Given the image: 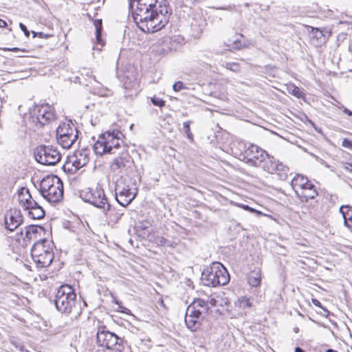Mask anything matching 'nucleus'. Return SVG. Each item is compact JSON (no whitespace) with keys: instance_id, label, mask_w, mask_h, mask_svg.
<instances>
[{"instance_id":"obj_1","label":"nucleus","mask_w":352,"mask_h":352,"mask_svg":"<svg viewBox=\"0 0 352 352\" xmlns=\"http://www.w3.org/2000/svg\"><path fill=\"white\" fill-rule=\"evenodd\" d=\"M158 0H130L132 16L140 30L153 33L162 29L168 21L169 12L165 3Z\"/></svg>"},{"instance_id":"obj_2","label":"nucleus","mask_w":352,"mask_h":352,"mask_svg":"<svg viewBox=\"0 0 352 352\" xmlns=\"http://www.w3.org/2000/svg\"><path fill=\"white\" fill-rule=\"evenodd\" d=\"M119 131H107L100 135L94 143L93 148L97 155L116 154L123 144Z\"/></svg>"},{"instance_id":"obj_3","label":"nucleus","mask_w":352,"mask_h":352,"mask_svg":"<svg viewBox=\"0 0 352 352\" xmlns=\"http://www.w3.org/2000/svg\"><path fill=\"white\" fill-rule=\"evenodd\" d=\"M80 197L84 201L102 209L105 215L111 218V206L108 202V199L100 186L97 185L81 190Z\"/></svg>"},{"instance_id":"obj_4","label":"nucleus","mask_w":352,"mask_h":352,"mask_svg":"<svg viewBox=\"0 0 352 352\" xmlns=\"http://www.w3.org/2000/svg\"><path fill=\"white\" fill-rule=\"evenodd\" d=\"M41 195L50 203H58L63 197V184L56 175L44 177L40 184Z\"/></svg>"},{"instance_id":"obj_5","label":"nucleus","mask_w":352,"mask_h":352,"mask_svg":"<svg viewBox=\"0 0 352 352\" xmlns=\"http://www.w3.org/2000/svg\"><path fill=\"white\" fill-rule=\"evenodd\" d=\"M204 285L217 287L226 285L230 280V275L226 267L219 262H213L206 268L201 274Z\"/></svg>"},{"instance_id":"obj_6","label":"nucleus","mask_w":352,"mask_h":352,"mask_svg":"<svg viewBox=\"0 0 352 352\" xmlns=\"http://www.w3.org/2000/svg\"><path fill=\"white\" fill-rule=\"evenodd\" d=\"M31 256L37 268L48 267L54 259L52 241L43 239L35 242Z\"/></svg>"},{"instance_id":"obj_7","label":"nucleus","mask_w":352,"mask_h":352,"mask_svg":"<svg viewBox=\"0 0 352 352\" xmlns=\"http://www.w3.org/2000/svg\"><path fill=\"white\" fill-rule=\"evenodd\" d=\"M76 294L73 287L68 285H61L57 291L54 300L57 310L63 314L71 313L76 304Z\"/></svg>"},{"instance_id":"obj_8","label":"nucleus","mask_w":352,"mask_h":352,"mask_svg":"<svg viewBox=\"0 0 352 352\" xmlns=\"http://www.w3.org/2000/svg\"><path fill=\"white\" fill-rule=\"evenodd\" d=\"M114 191L118 203L126 207L135 198L138 190L133 188L125 178L119 177L115 182Z\"/></svg>"},{"instance_id":"obj_9","label":"nucleus","mask_w":352,"mask_h":352,"mask_svg":"<svg viewBox=\"0 0 352 352\" xmlns=\"http://www.w3.org/2000/svg\"><path fill=\"white\" fill-rule=\"evenodd\" d=\"M55 118L54 109L47 104L35 105L30 113V122L36 127L40 128Z\"/></svg>"},{"instance_id":"obj_10","label":"nucleus","mask_w":352,"mask_h":352,"mask_svg":"<svg viewBox=\"0 0 352 352\" xmlns=\"http://www.w3.org/2000/svg\"><path fill=\"white\" fill-rule=\"evenodd\" d=\"M78 130L70 121L59 124L56 129L58 143L63 148H69L78 139Z\"/></svg>"},{"instance_id":"obj_11","label":"nucleus","mask_w":352,"mask_h":352,"mask_svg":"<svg viewBox=\"0 0 352 352\" xmlns=\"http://www.w3.org/2000/svg\"><path fill=\"white\" fill-rule=\"evenodd\" d=\"M97 343L102 347H105L107 351L111 352H121L122 339L115 333L106 330L104 327H100L96 336Z\"/></svg>"},{"instance_id":"obj_12","label":"nucleus","mask_w":352,"mask_h":352,"mask_svg":"<svg viewBox=\"0 0 352 352\" xmlns=\"http://www.w3.org/2000/svg\"><path fill=\"white\" fill-rule=\"evenodd\" d=\"M34 155L38 163L46 166L55 165L61 158L59 151L52 146L41 145L36 147Z\"/></svg>"},{"instance_id":"obj_13","label":"nucleus","mask_w":352,"mask_h":352,"mask_svg":"<svg viewBox=\"0 0 352 352\" xmlns=\"http://www.w3.org/2000/svg\"><path fill=\"white\" fill-rule=\"evenodd\" d=\"M89 162V151L86 148L76 151L63 165L64 171L74 173Z\"/></svg>"},{"instance_id":"obj_14","label":"nucleus","mask_w":352,"mask_h":352,"mask_svg":"<svg viewBox=\"0 0 352 352\" xmlns=\"http://www.w3.org/2000/svg\"><path fill=\"white\" fill-rule=\"evenodd\" d=\"M245 155L248 162L256 167L267 157V153L256 144H250L245 150Z\"/></svg>"},{"instance_id":"obj_15","label":"nucleus","mask_w":352,"mask_h":352,"mask_svg":"<svg viewBox=\"0 0 352 352\" xmlns=\"http://www.w3.org/2000/svg\"><path fill=\"white\" fill-rule=\"evenodd\" d=\"M43 231V228L40 226L30 225L25 227L24 233L23 231H21L19 234L17 233L16 240L19 241L22 238L23 240V245H27L32 239H36L38 236H40Z\"/></svg>"},{"instance_id":"obj_16","label":"nucleus","mask_w":352,"mask_h":352,"mask_svg":"<svg viewBox=\"0 0 352 352\" xmlns=\"http://www.w3.org/2000/svg\"><path fill=\"white\" fill-rule=\"evenodd\" d=\"M23 221L21 212L19 210H13L8 212L5 214V226L7 230L14 231Z\"/></svg>"},{"instance_id":"obj_17","label":"nucleus","mask_w":352,"mask_h":352,"mask_svg":"<svg viewBox=\"0 0 352 352\" xmlns=\"http://www.w3.org/2000/svg\"><path fill=\"white\" fill-rule=\"evenodd\" d=\"M132 160L131 157L125 154L115 158L111 163L110 168L113 173L119 174L125 172L130 168Z\"/></svg>"},{"instance_id":"obj_18","label":"nucleus","mask_w":352,"mask_h":352,"mask_svg":"<svg viewBox=\"0 0 352 352\" xmlns=\"http://www.w3.org/2000/svg\"><path fill=\"white\" fill-rule=\"evenodd\" d=\"M309 30V36L310 43L315 47L321 46L325 43L327 40V34H330V32L324 30H322L320 28L310 27Z\"/></svg>"},{"instance_id":"obj_19","label":"nucleus","mask_w":352,"mask_h":352,"mask_svg":"<svg viewBox=\"0 0 352 352\" xmlns=\"http://www.w3.org/2000/svg\"><path fill=\"white\" fill-rule=\"evenodd\" d=\"M188 313H194L203 318L208 314L210 310L208 302L201 298L195 299L187 308Z\"/></svg>"},{"instance_id":"obj_20","label":"nucleus","mask_w":352,"mask_h":352,"mask_svg":"<svg viewBox=\"0 0 352 352\" xmlns=\"http://www.w3.org/2000/svg\"><path fill=\"white\" fill-rule=\"evenodd\" d=\"M18 197L19 204L25 210L36 206V201L32 199L28 188H21L19 190Z\"/></svg>"},{"instance_id":"obj_21","label":"nucleus","mask_w":352,"mask_h":352,"mask_svg":"<svg viewBox=\"0 0 352 352\" xmlns=\"http://www.w3.org/2000/svg\"><path fill=\"white\" fill-rule=\"evenodd\" d=\"M204 318L194 313H188L186 310L185 323L187 327L192 331H197L201 326V320Z\"/></svg>"},{"instance_id":"obj_22","label":"nucleus","mask_w":352,"mask_h":352,"mask_svg":"<svg viewBox=\"0 0 352 352\" xmlns=\"http://www.w3.org/2000/svg\"><path fill=\"white\" fill-rule=\"evenodd\" d=\"M318 195L315 186L311 182L302 190L296 195L302 201H308L309 199H314Z\"/></svg>"},{"instance_id":"obj_23","label":"nucleus","mask_w":352,"mask_h":352,"mask_svg":"<svg viewBox=\"0 0 352 352\" xmlns=\"http://www.w3.org/2000/svg\"><path fill=\"white\" fill-rule=\"evenodd\" d=\"M310 183L311 182L307 177H305L302 175H297L291 181V186L293 190L295 191L296 195H297L300 191L305 189V188L307 186V184Z\"/></svg>"},{"instance_id":"obj_24","label":"nucleus","mask_w":352,"mask_h":352,"mask_svg":"<svg viewBox=\"0 0 352 352\" xmlns=\"http://www.w3.org/2000/svg\"><path fill=\"white\" fill-rule=\"evenodd\" d=\"M277 161L276 159L274 158V157L270 156L267 153V157L263 160L261 162V165L256 166V167H260L263 168L265 171L269 173H274L275 168H276V164L277 163Z\"/></svg>"},{"instance_id":"obj_25","label":"nucleus","mask_w":352,"mask_h":352,"mask_svg":"<svg viewBox=\"0 0 352 352\" xmlns=\"http://www.w3.org/2000/svg\"><path fill=\"white\" fill-rule=\"evenodd\" d=\"M340 212L342 214L344 225L352 229V209L349 206H342L340 208Z\"/></svg>"},{"instance_id":"obj_26","label":"nucleus","mask_w":352,"mask_h":352,"mask_svg":"<svg viewBox=\"0 0 352 352\" xmlns=\"http://www.w3.org/2000/svg\"><path fill=\"white\" fill-rule=\"evenodd\" d=\"M26 210L28 211V216L33 219H40L45 216V211L37 202H36V206H32V208H28Z\"/></svg>"},{"instance_id":"obj_27","label":"nucleus","mask_w":352,"mask_h":352,"mask_svg":"<svg viewBox=\"0 0 352 352\" xmlns=\"http://www.w3.org/2000/svg\"><path fill=\"white\" fill-rule=\"evenodd\" d=\"M96 30V39L98 44L103 46L104 45V41L101 38V32L102 30V19H96L93 21Z\"/></svg>"},{"instance_id":"obj_28","label":"nucleus","mask_w":352,"mask_h":352,"mask_svg":"<svg viewBox=\"0 0 352 352\" xmlns=\"http://www.w3.org/2000/svg\"><path fill=\"white\" fill-rule=\"evenodd\" d=\"M288 171V167L278 160L276 164L274 173L279 176L280 179L285 180L287 177Z\"/></svg>"},{"instance_id":"obj_29","label":"nucleus","mask_w":352,"mask_h":352,"mask_svg":"<svg viewBox=\"0 0 352 352\" xmlns=\"http://www.w3.org/2000/svg\"><path fill=\"white\" fill-rule=\"evenodd\" d=\"M248 283L252 287H258L261 284V275L259 271L252 272L248 276Z\"/></svg>"},{"instance_id":"obj_30","label":"nucleus","mask_w":352,"mask_h":352,"mask_svg":"<svg viewBox=\"0 0 352 352\" xmlns=\"http://www.w3.org/2000/svg\"><path fill=\"white\" fill-rule=\"evenodd\" d=\"M153 241L158 246L174 247V243L167 240L162 236L156 235L153 236Z\"/></svg>"},{"instance_id":"obj_31","label":"nucleus","mask_w":352,"mask_h":352,"mask_svg":"<svg viewBox=\"0 0 352 352\" xmlns=\"http://www.w3.org/2000/svg\"><path fill=\"white\" fill-rule=\"evenodd\" d=\"M234 304L236 307H238L242 309L250 308L252 306V303L250 302V299L246 296H241L239 298Z\"/></svg>"},{"instance_id":"obj_32","label":"nucleus","mask_w":352,"mask_h":352,"mask_svg":"<svg viewBox=\"0 0 352 352\" xmlns=\"http://www.w3.org/2000/svg\"><path fill=\"white\" fill-rule=\"evenodd\" d=\"M287 91L290 94L296 97L297 98H303L305 96V93L303 91L295 85H291L288 87Z\"/></svg>"},{"instance_id":"obj_33","label":"nucleus","mask_w":352,"mask_h":352,"mask_svg":"<svg viewBox=\"0 0 352 352\" xmlns=\"http://www.w3.org/2000/svg\"><path fill=\"white\" fill-rule=\"evenodd\" d=\"M197 60L201 65H208L209 56L204 52H200L197 54Z\"/></svg>"},{"instance_id":"obj_34","label":"nucleus","mask_w":352,"mask_h":352,"mask_svg":"<svg viewBox=\"0 0 352 352\" xmlns=\"http://www.w3.org/2000/svg\"><path fill=\"white\" fill-rule=\"evenodd\" d=\"M227 69H229L234 72H239L240 67L238 63H226L223 65Z\"/></svg>"},{"instance_id":"obj_35","label":"nucleus","mask_w":352,"mask_h":352,"mask_svg":"<svg viewBox=\"0 0 352 352\" xmlns=\"http://www.w3.org/2000/svg\"><path fill=\"white\" fill-rule=\"evenodd\" d=\"M190 123H191V121L185 122H184L183 126H184V129L185 130V133H186L188 138L190 140H192L193 135H192V133L190 132Z\"/></svg>"},{"instance_id":"obj_36","label":"nucleus","mask_w":352,"mask_h":352,"mask_svg":"<svg viewBox=\"0 0 352 352\" xmlns=\"http://www.w3.org/2000/svg\"><path fill=\"white\" fill-rule=\"evenodd\" d=\"M151 100L153 104L157 107H162L165 104L164 100L157 97L151 98Z\"/></svg>"},{"instance_id":"obj_37","label":"nucleus","mask_w":352,"mask_h":352,"mask_svg":"<svg viewBox=\"0 0 352 352\" xmlns=\"http://www.w3.org/2000/svg\"><path fill=\"white\" fill-rule=\"evenodd\" d=\"M185 88L186 87L182 81L175 82L173 85V89L175 91H179Z\"/></svg>"},{"instance_id":"obj_38","label":"nucleus","mask_w":352,"mask_h":352,"mask_svg":"<svg viewBox=\"0 0 352 352\" xmlns=\"http://www.w3.org/2000/svg\"><path fill=\"white\" fill-rule=\"evenodd\" d=\"M240 206H241L243 209H244V210H247V211H249V212H250L256 213V214H262V212H260V211H258V210H256V209L252 208L250 207V206H248V205L241 204V205H240Z\"/></svg>"},{"instance_id":"obj_39","label":"nucleus","mask_w":352,"mask_h":352,"mask_svg":"<svg viewBox=\"0 0 352 352\" xmlns=\"http://www.w3.org/2000/svg\"><path fill=\"white\" fill-rule=\"evenodd\" d=\"M311 301H312V303H313L315 306L318 307H320V308H322V309L325 312L329 313L328 310H327V309H324V308L322 307V305L321 302H320L318 299L312 298Z\"/></svg>"},{"instance_id":"obj_40","label":"nucleus","mask_w":352,"mask_h":352,"mask_svg":"<svg viewBox=\"0 0 352 352\" xmlns=\"http://www.w3.org/2000/svg\"><path fill=\"white\" fill-rule=\"evenodd\" d=\"M342 146L346 148H352V141L344 138L342 141Z\"/></svg>"},{"instance_id":"obj_41","label":"nucleus","mask_w":352,"mask_h":352,"mask_svg":"<svg viewBox=\"0 0 352 352\" xmlns=\"http://www.w3.org/2000/svg\"><path fill=\"white\" fill-rule=\"evenodd\" d=\"M19 27H20L21 30L24 32V34H25L27 36H29V34H30V33H29V32H28V29H27L26 26H25L23 23H19Z\"/></svg>"},{"instance_id":"obj_42","label":"nucleus","mask_w":352,"mask_h":352,"mask_svg":"<svg viewBox=\"0 0 352 352\" xmlns=\"http://www.w3.org/2000/svg\"><path fill=\"white\" fill-rule=\"evenodd\" d=\"M206 302H208V305L210 306V309L212 307H215L217 305V300L214 298H211Z\"/></svg>"},{"instance_id":"obj_43","label":"nucleus","mask_w":352,"mask_h":352,"mask_svg":"<svg viewBox=\"0 0 352 352\" xmlns=\"http://www.w3.org/2000/svg\"><path fill=\"white\" fill-rule=\"evenodd\" d=\"M115 303H116V304H117V305H118V309H122L121 311H122V313H125V314H126V313H127V311H129V310L128 309H126V308H125V307H122L120 305V303H119L118 300H115Z\"/></svg>"},{"instance_id":"obj_44","label":"nucleus","mask_w":352,"mask_h":352,"mask_svg":"<svg viewBox=\"0 0 352 352\" xmlns=\"http://www.w3.org/2000/svg\"><path fill=\"white\" fill-rule=\"evenodd\" d=\"M4 50L6 51H11V52H24L25 50H22L18 47H13V48H5Z\"/></svg>"},{"instance_id":"obj_45","label":"nucleus","mask_w":352,"mask_h":352,"mask_svg":"<svg viewBox=\"0 0 352 352\" xmlns=\"http://www.w3.org/2000/svg\"><path fill=\"white\" fill-rule=\"evenodd\" d=\"M214 8L217 10H231L232 9V7L231 6H228L226 7H214Z\"/></svg>"},{"instance_id":"obj_46","label":"nucleus","mask_w":352,"mask_h":352,"mask_svg":"<svg viewBox=\"0 0 352 352\" xmlns=\"http://www.w3.org/2000/svg\"><path fill=\"white\" fill-rule=\"evenodd\" d=\"M343 112L349 116H352V111L346 107L343 109Z\"/></svg>"},{"instance_id":"obj_47","label":"nucleus","mask_w":352,"mask_h":352,"mask_svg":"<svg viewBox=\"0 0 352 352\" xmlns=\"http://www.w3.org/2000/svg\"><path fill=\"white\" fill-rule=\"evenodd\" d=\"M7 26V23L2 19H0V28H5Z\"/></svg>"},{"instance_id":"obj_48","label":"nucleus","mask_w":352,"mask_h":352,"mask_svg":"<svg viewBox=\"0 0 352 352\" xmlns=\"http://www.w3.org/2000/svg\"><path fill=\"white\" fill-rule=\"evenodd\" d=\"M33 34H34V36H35V34H36V33L33 32ZM37 34H38V36H39V37H40V38H45V37H47V35L44 34V33H43V32H38V33H37Z\"/></svg>"},{"instance_id":"obj_49","label":"nucleus","mask_w":352,"mask_h":352,"mask_svg":"<svg viewBox=\"0 0 352 352\" xmlns=\"http://www.w3.org/2000/svg\"><path fill=\"white\" fill-rule=\"evenodd\" d=\"M295 352H305V351L300 347H296Z\"/></svg>"},{"instance_id":"obj_50","label":"nucleus","mask_w":352,"mask_h":352,"mask_svg":"<svg viewBox=\"0 0 352 352\" xmlns=\"http://www.w3.org/2000/svg\"><path fill=\"white\" fill-rule=\"evenodd\" d=\"M327 352H338V351H336V350H333V349H327Z\"/></svg>"},{"instance_id":"obj_51","label":"nucleus","mask_w":352,"mask_h":352,"mask_svg":"<svg viewBox=\"0 0 352 352\" xmlns=\"http://www.w3.org/2000/svg\"><path fill=\"white\" fill-rule=\"evenodd\" d=\"M349 167H346V169H349L351 172H352V164H349Z\"/></svg>"}]
</instances>
